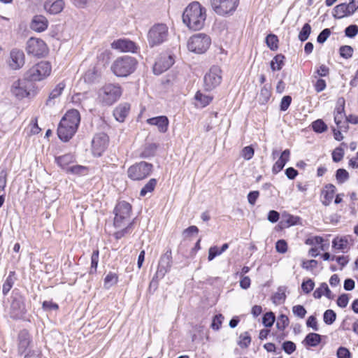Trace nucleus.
Listing matches in <instances>:
<instances>
[{"label": "nucleus", "mask_w": 358, "mask_h": 358, "mask_svg": "<svg viewBox=\"0 0 358 358\" xmlns=\"http://www.w3.org/2000/svg\"><path fill=\"white\" fill-rule=\"evenodd\" d=\"M152 168V164L145 162L136 163L128 169V176L133 180H143L150 175Z\"/></svg>", "instance_id": "obj_9"}, {"label": "nucleus", "mask_w": 358, "mask_h": 358, "mask_svg": "<svg viewBox=\"0 0 358 358\" xmlns=\"http://www.w3.org/2000/svg\"><path fill=\"white\" fill-rule=\"evenodd\" d=\"M275 320L274 313L273 312H268L264 315L262 322L265 327H270L273 324Z\"/></svg>", "instance_id": "obj_48"}, {"label": "nucleus", "mask_w": 358, "mask_h": 358, "mask_svg": "<svg viewBox=\"0 0 358 358\" xmlns=\"http://www.w3.org/2000/svg\"><path fill=\"white\" fill-rule=\"evenodd\" d=\"M206 8L194 1L188 5L182 14V21L189 29L199 30L203 28L206 19Z\"/></svg>", "instance_id": "obj_1"}, {"label": "nucleus", "mask_w": 358, "mask_h": 358, "mask_svg": "<svg viewBox=\"0 0 358 358\" xmlns=\"http://www.w3.org/2000/svg\"><path fill=\"white\" fill-rule=\"evenodd\" d=\"M52 66L50 62L42 61L31 67L24 76L31 83L41 81L50 75Z\"/></svg>", "instance_id": "obj_4"}, {"label": "nucleus", "mask_w": 358, "mask_h": 358, "mask_svg": "<svg viewBox=\"0 0 358 358\" xmlns=\"http://www.w3.org/2000/svg\"><path fill=\"white\" fill-rule=\"evenodd\" d=\"M320 342L321 336L316 333H309L303 341V343L308 347H316Z\"/></svg>", "instance_id": "obj_29"}, {"label": "nucleus", "mask_w": 358, "mask_h": 358, "mask_svg": "<svg viewBox=\"0 0 358 358\" xmlns=\"http://www.w3.org/2000/svg\"><path fill=\"white\" fill-rule=\"evenodd\" d=\"M336 319V313L331 309H328L324 313L323 320L325 324H332Z\"/></svg>", "instance_id": "obj_43"}, {"label": "nucleus", "mask_w": 358, "mask_h": 358, "mask_svg": "<svg viewBox=\"0 0 358 358\" xmlns=\"http://www.w3.org/2000/svg\"><path fill=\"white\" fill-rule=\"evenodd\" d=\"M292 102V97L289 95L282 97L280 102V110L285 111L287 110Z\"/></svg>", "instance_id": "obj_62"}, {"label": "nucleus", "mask_w": 358, "mask_h": 358, "mask_svg": "<svg viewBox=\"0 0 358 358\" xmlns=\"http://www.w3.org/2000/svg\"><path fill=\"white\" fill-rule=\"evenodd\" d=\"M350 15L352 14L347 7V3L338 4L334 8L333 16L335 18L341 19Z\"/></svg>", "instance_id": "obj_30"}, {"label": "nucleus", "mask_w": 358, "mask_h": 358, "mask_svg": "<svg viewBox=\"0 0 358 358\" xmlns=\"http://www.w3.org/2000/svg\"><path fill=\"white\" fill-rule=\"evenodd\" d=\"M331 292L329 289L327 283L323 282L320 287L316 289L313 292V296L315 299H320L323 294H324L328 299H331Z\"/></svg>", "instance_id": "obj_33"}, {"label": "nucleus", "mask_w": 358, "mask_h": 358, "mask_svg": "<svg viewBox=\"0 0 358 358\" xmlns=\"http://www.w3.org/2000/svg\"><path fill=\"white\" fill-rule=\"evenodd\" d=\"M148 124L157 127L159 131L165 133L169 127V119L166 116H157L147 120Z\"/></svg>", "instance_id": "obj_20"}, {"label": "nucleus", "mask_w": 358, "mask_h": 358, "mask_svg": "<svg viewBox=\"0 0 358 358\" xmlns=\"http://www.w3.org/2000/svg\"><path fill=\"white\" fill-rule=\"evenodd\" d=\"M290 151L288 149L285 150L278 161L274 164L273 166V172L277 173L280 172L285 166L287 162L289 160Z\"/></svg>", "instance_id": "obj_26"}, {"label": "nucleus", "mask_w": 358, "mask_h": 358, "mask_svg": "<svg viewBox=\"0 0 358 358\" xmlns=\"http://www.w3.org/2000/svg\"><path fill=\"white\" fill-rule=\"evenodd\" d=\"M266 43L271 50H276L278 48V38L274 34H268L266 38Z\"/></svg>", "instance_id": "obj_40"}, {"label": "nucleus", "mask_w": 358, "mask_h": 358, "mask_svg": "<svg viewBox=\"0 0 358 358\" xmlns=\"http://www.w3.org/2000/svg\"><path fill=\"white\" fill-rule=\"evenodd\" d=\"M11 94L17 99L34 97L36 94L34 85L25 77L15 80L10 87Z\"/></svg>", "instance_id": "obj_3"}, {"label": "nucleus", "mask_w": 358, "mask_h": 358, "mask_svg": "<svg viewBox=\"0 0 358 358\" xmlns=\"http://www.w3.org/2000/svg\"><path fill=\"white\" fill-rule=\"evenodd\" d=\"M315 283L311 279L305 280L301 284V289L306 294H309L314 288Z\"/></svg>", "instance_id": "obj_52"}, {"label": "nucleus", "mask_w": 358, "mask_h": 358, "mask_svg": "<svg viewBox=\"0 0 358 358\" xmlns=\"http://www.w3.org/2000/svg\"><path fill=\"white\" fill-rule=\"evenodd\" d=\"M251 343V337L248 332L245 331L239 336L238 345L242 348H246Z\"/></svg>", "instance_id": "obj_41"}, {"label": "nucleus", "mask_w": 358, "mask_h": 358, "mask_svg": "<svg viewBox=\"0 0 358 358\" xmlns=\"http://www.w3.org/2000/svg\"><path fill=\"white\" fill-rule=\"evenodd\" d=\"M313 129L317 133H322L327 129V124L322 120H317L312 123Z\"/></svg>", "instance_id": "obj_46"}, {"label": "nucleus", "mask_w": 358, "mask_h": 358, "mask_svg": "<svg viewBox=\"0 0 358 358\" xmlns=\"http://www.w3.org/2000/svg\"><path fill=\"white\" fill-rule=\"evenodd\" d=\"M171 265L172 252L171 250H168L160 257L155 277L159 278H164L165 274L170 270Z\"/></svg>", "instance_id": "obj_14"}, {"label": "nucleus", "mask_w": 358, "mask_h": 358, "mask_svg": "<svg viewBox=\"0 0 358 358\" xmlns=\"http://www.w3.org/2000/svg\"><path fill=\"white\" fill-rule=\"evenodd\" d=\"M66 121H71V127L77 130L80 122V116L79 112L76 109L68 110L60 122L66 123Z\"/></svg>", "instance_id": "obj_21"}, {"label": "nucleus", "mask_w": 358, "mask_h": 358, "mask_svg": "<svg viewBox=\"0 0 358 358\" xmlns=\"http://www.w3.org/2000/svg\"><path fill=\"white\" fill-rule=\"evenodd\" d=\"M77 130L66 125V124L60 122L57 128L58 137L63 141H68L75 134Z\"/></svg>", "instance_id": "obj_19"}, {"label": "nucleus", "mask_w": 358, "mask_h": 358, "mask_svg": "<svg viewBox=\"0 0 358 358\" xmlns=\"http://www.w3.org/2000/svg\"><path fill=\"white\" fill-rule=\"evenodd\" d=\"M27 52L35 57H43L47 53V45L41 39L31 38L27 43Z\"/></svg>", "instance_id": "obj_13"}, {"label": "nucleus", "mask_w": 358, "mask_h": 358, "mask_svg": "<svg viewBox=\"0 0 358 358\" xmlns=\"http://www.w3.org/2000/svg\"><path fill=\"white\" fill-rule=\"evenodd\" d=\"M353 51V48L350 45H343L339 49L341 57L345 59H349L352 57Z\"/></svg>", "instance_id": "obj_49"}, {"label": "nucleus", "mask_w": 358, "mask_h": 358, "mask_svg": "<svg viewBox=\"0 0 358 358\" xmlns=\"http://www.w3.org/2000/svg\"><path fill=\"white\" fill-rule=\"evenodd\" d=\"M338 358H350L351 354L350 351L344 347H340L337 350Z\"/></svg>", "instance_id": "obj_64"}, {"label": "nucleus", "mask_w": 358, "mask_h": 358, "mask_svg": "<svg viewBox=\"0 0 358 358\" xmlns=\"http://www.w3.org/2000/svg\"><path fill=\"white\" fill-rule=\"evenodd\" d=\"M348 241L345 237L335 238L332 241V247L338 250H343L347 248Z\"/></svg>", "instance_id": "obj_38"}, {"label": "nucleus", "mask_w": 358, "mask_h": 358, "mask_svg": "<svg viewBox=\"0 0 358 358\" xmlns=\"http://www.w3.org/2000/svg\"><path fill=\"white\" fill-rule=\"evenodd\" d=\"M349 302V298L348 294H343L338 296L337 299V305L341 308H345Z\"/></svg>", "instance_id": "obj_63"}, {"label": "nucleus", "mask_w": 358, "mask_h": 358, "mask_svg": "<svg viewBox=\"0 0 358 358\" xmlns=\"http://www.w3.org/2000/svg\"><path fill=\"white\" fill-rule=\"evenodd\" d=\"M169 36V29L165 24H156L149 30L148 40L150 47L159 45L166 41Z\"/></svg>", "instance_id": "obj_7"}, {"label": "nucleus", "mask_w": 358, "mask_h": 358, "mask_svg": "<svg viewBox=\"0 0 358 358\" xmlns=\"http://www.w3.org/2000/svg\"><path fill=\"white\" fill-rule=\"evenodd\" d=\"M25 298L19 294H15L13 296V299L10 307V316L14 320L22 318L26 313Z\"/></svg>", "instance_id": "obj_10"}, {"label": "nucleus", "mask_w": 358, "mask_h": 358, "mask_svg": "<svg viewBox=\"0 0 358 358\" xmlns=\"http://www.w3.org/2000/svg\"><path fill=\"white\" fill-rule=\"evenodd\" d=\"M111 48L120 52H135L137 50L136 43L129 39H118L111 43Z\"/></svg>", "instance_id": "obj_18"}, {"label": "nucleus", "mask_w": 358, "mask_h": 358, "mask_svg": "<svg viewBox=\"0 0 358 358\" xmlns=\"http://www.w3.org/2000/svg\"><path fill=\"white\" fill-rule=\"evenodd\" d=\"M221 69L217 66H212L203 78L206 90L210 91L218 86L222 81Z\"/></svg>", "instance_id": "obj_12"}, {"label": "nucleus", "mask_w": 358, "mask_h": 358, "mask_svg": "<svg viewBox=\"0 0 358 358\" xmlns=\"http://www.w3.org/2000/svg\"><path fill=\"white\" fill-rule=\"evenodd\" d=\"M336 178L338 183L343 184L349 179V173L344 169H338L336 173Z\"/></svg>", "instance_id": "obj_45"}, {"label": "nucleus", "mask_w": 358, "mask_h": 358, "mask_svg": "<svg viewBox=\"0 0 358 358\" xmlns=\"http://www.w3.org/2000/svg\"><path fill=\"white\" fill-rule=\"evenodd\" d=\"M331 34V30L328 28L323 29L317 36V41L319 43H324Z\"/></svg>", "instance_id": "obj_55"}, {"label": "nucleus", "mask_w": 358, "mask_h": 358, "mask_svg": "<svg viewBox=\"0 0 358 358\" xmlns=\"http://www.w3.org/2000/svg\"><path fill=\"white\" fill-rule=\"evenodd\" d=\"M239 0H210L214 12L220 16H230L236 11Z\"/></svg>", "instance_id": "obj_8"}, {"label": "nucleus", "mask_w": 358, "mask_h": 358, "mask_svg": "<svg viewBox=\"0 0 358 358\" xmlns=\"http://www.w3.org/2000/svg\"><path fill=\"white\" fill-rule=\"evenodd\" d=\"M87 168L80 165H73L66 169L67 173H71L73 174H83Z\"/></svg>", "instance_id": "obj_51"}, {"label": "nucleus", "mask_w": 358, "mask_h": 358, "mask_svg": "<svg viewBox=\"0 0 358 358\" xmlns=\"http://www.w3.org/2000/svg\"><path fill=\"white\" fill-rule=\"evenodd\" d=\"M114 225L116 228L121 227L124 220H127L131 211V206L124 201L119 202L115 208Z\"/></svg>", "instance_id": "obj_11"}, {"label": "nucleus", "mask_w": 358, "mask_h": 358, "mask_svg": "<svg viewBox=\"0 0 358 358\" xmlns=\"http://www.w3.org/2000/svg\"><path fill=\"white\" fill-rule=\"evenodd\" d=\"M99 250H95L93 251L92 256H91V266L90 269V273L93 274L96 273L98 262H99Z\"/></svg>", "instance_id": "obj_42"}, {"label": "nucleus", "mask_w": 358, "mask_h": 358, "mask_svg": "<svg viewBox=\"0 0 358 358\" xmlns=\"http://www.w3.org/2000/svg\"><path fill=\"white\" fill-rule=\"evenodd\" d=\"M223 319L224 317L221 314L215 315L213 320L211 327L214 330H218L222 324Z\"/></svg>", "instance_id": "obj_61"}, {"label": "nucleus", "mask_w": 358, "mask_h": 358, "mask_svg": "<svg viewBox=\"0 0 358 358\" xmlns=\"http://www.w3.org/2000/svg\"><path fill=\"white\" fill-rule=\"evenodd\" d=\"M130 110V106L128 103L119 105L113 111V115L116 120L120 122L124 121Z\"/></svg>", "instance_id": "obj_25"}, {"label": "nucleus", "mask_w": 358, "mask_h": 358, "mask_svg": "<svg viewBox=\"0 0 358 358\" xmlns=\"http://www.w3.org/2000/svg\"><path fill=\"white\" fill-rule=\"evenodd\" d=\"M75 160L74 156L71 154H66L62 156L55 157V162L62 169H67L68 165L73 162Z\"/></svg>", "instance_id": "obj_31"}, {"label": "nucleus", "mask_w": 358, "mask_h": 358, "mask_svg": "<svg viewBox=\"0 0 358 358\" xmlns=\"http://www.w3.org/2000/svg\"><path fill=\"white\" fill-rule=\"evenodd\" d=\"M358 34V26L356 24H351L347 27L345 29V34L349 38H353Z\"/></svg>", "instance_id": "obj_53"}, {"label": "nucleus", "mask_w": 358, "mask_h": 358, "mask_svg": "<svg viewBox=\"0 0 358 358\" xmlns=\"http://www.w3.org/2000/svg\"><path fill=\"white\" fill-rule=\"evenodd\" d=\"M13 274L14 272H10L2 286V292L4 296L8 293L14 284Z\"/></svg>", "instance_id": "obj_39"}, {"label": "nucleus", "mask_w": 358, "mask_h": 358, "mask_svg": "<svg viewBox=\"0 0 358 358\" xmlns=\"http://www.w3.org/2000/svg\"><path fill=\"white\" fill-rule=\"evenodd\" d=\"M48 25V21L43 15H36L33 17L31 22V29L37 32L45 31Z\"/></svg>", "instance_id": "obj_22"}, {"label": "nucleus", "mask_w": 358, "mask_h": 358, "mask_svg": "<svg viewBox=\"0 0 358 358\" xmlns=\"http://www.w3.org/2000/svg\"><path fill=\"white\" fill-rule=\"evenodd\" d=\"M97 77V71L94 67L89 69L85 74V80L87 82H94Z\"/></svg>", "instance_id": "obj_58"}, {"label": "nucleus", "mask_w": 358, "mask_h": 358, "mask_svg": "<svg viewBox=\"0 0 358 358\" xmlns=\"http://www.w3.org/2000/svg\"><path fill=\"white\" fill-rule=\"evenodd\" d=\"M344 156V150L341 148H336L332 152V159L335 162H340Z\"/></svg>", "instance_id": "obj_57"}, {"label": "nucleus", "mask_w": 358, "mask_h": 358, "mask_svg": "<svg viewBox=\"0 0 358 358\" xmlns=\"http://www.w3.org/2000/svg\"><path fill=\"white\" fill-rule=\"evenodd\" d=\"M136 64L137 62L134 57L129 56L120 57L113 62L111 65V70L118 77H127L135 71Z\"/></svg>", "instance_id": "obj_2"}, {"label": "nucleus", "mask_w": 358, "mask_h": 358, "mask_svg": "<svg viewBox=\"0 0 358 358\" xmlns=\"http://www.w3.org/2000/svg\"><path fill=\"white\" fill-rule=\"evenodd\" d=\"M65 88V84L64 83H59L57 86L51 91L49 94L48 99L46 101L47 106H54L55 105V99H57L62 93L64 89Z\"/></svg>", "instance_id": "obj_27"}, {"label": "nucleus", "mask_w": 358, "mask_h": 358, "mask_svg": "<svg viewBox=\"0 0 358 358\" xmlns=\"http://www.w3.org/2000/svg\"><path fill=\"white\" fill-rule=\"evenodd\" d=\"M271 96V87L268 85H265L262 87L259 94H258V101L261 104H266L270 99Z\"/></svg>", "instance_id": "obj_32"}, {"label": "nucleus", "mask_w": 358, "mask_h": 358, "mask_svg": "<svg viewBox=\"0 0 358 358\" xmlns=\"http://www.w3.org/2000/svg\"><path fill=\"white\" fill-rule=\"evenodd\" d=\"M122 94L120 86L114 84H108L100 89L99 98L105 105L110 106L116 102Z\"/></svg>", "instance_id": "obj_5"}, {"label": "nucleus", "mask_w": 358, "mask_h": 358, "mask_svg": "<svg viewBox=\"0 0 358 358\" xmlns=\"http://www.w3.org/2000/svg\"><path fill=\"white\" fill-rule=\"evenodd\" d=\"M211 43V39L206 34H196L191 36L187 43L188 50L197 54L205 52Z\"/></svg>", "instance_id": "obj_6"}, {"label": "nucleus", "mask_w": 358, "mask_h": 358, "mask_svg": "<svg viewBox=\"0 0 358 358\" xmlns=\"http://www.w3.org/2000/svg\"><path fill=\"white\" fill-rule=\"evenodd\" d=\"M310 33H311V27L308 23H306L303 26L301 31L299 32L298 38L301 41L303 42L308 38Z\"/></svg>", "instance_id": "obj_44"}, {"label": "nucleus", "mask_w": 358, "mask_h": 358, "mask_svg": "<svg viewBox=\"0 0 358 358\" xmlns=\"http://www.w3.org/2000/svg\"><path fill=\"white\" fill-rule=\"evenodd\" d=\"M25 63V56L21 50L13 49L10 52L9 66L13 70L21 69Z\"/></svg>", "instance_id": "obj_17"}, {"label": "nucleus", "mask_w": 358, "mask_h": 358, "mask_svg": "<svg viewBox=\"0 0 358 358\" xmlns=\"http://www.w3.org/2000/svg\"><path fill=\"white\" fill-rule=\"evenodd\" d=\"M157 182L156 179L151 178L141 189L140 196H145L148 193L152 192L155 189Z\"/></svg>", "instance_id": "obj_36"}, {"label": "nucleus", "mask_w": 358, "mask_h": 358, "mask_svg": "<svg viewBox=\"0 0 358 358\" xmlns=\"http://www.w3.org/2000/svg\"><path fill=\"white\" fill-rule=\"evenodd\" d=\"M325 188L326 189L322 192V195L323 196L322 203L324 206H327L331 203L334 196L336 187L333 184H328L325 186Z\"/></svg>", "instance_id": "obj_24"}, {"label": "nucleus", "mask_w": 358, "mask_h": 358, "mask_svg": "<svg viewBox=\"0 0 358 358\" xmlns=\"http://www.w3.org/2000/svg\"><path fill=\"white\" fill-rule=\"evenodd\" d=\"M275 249L276 251L279 253H285L287 250V242L283 239L278 240L275 243Z\"/></svg>", "instance_id": "obj_56"}, {"label": "nucleus", "mask_w": 358, "mask_h": 358, "mask_svg": "<svg viewBox=\"0 0 358 358\" xmlns=\"http://www.w3.org/2000/svg\"><path fill=\"white\" fill-rule=\"evenodd\" d=\"M195 99L199 102V106L203 108L211 102L213 97L208 95H205L198 91L195 94Z\"/></svg>", "instance_id": "obj_35"}, {"label": "nucleus", "mask_w": 358, "mask_h": 358, "mask_svg": "<svg viewBox=\"0 0 358 358\" xmlns=\"http://www.w3.org/2000/svg\"><path fill=\"white\" fill-rule=\"evenodd\" d=\"M108 138L105 134L96 135L92 141V152L95 156H101L108 146Z\"/></svg>", "instance_id": "obj_15"}, {"label": "nucleus", "mask_w": 358, "mask_h": 358, "mask_svg": "<svg viewBox=\"0 0 358 358\" xmlns=\"http://www.w3.org/2000/svg\"><path fill=\"white\" fill-rule=\"evenodd\" d=\"M282 348L287 355H291L296 350V346L294 342L287 341L282 343Z\"/></svg>", "instance_id": "obj_50"}, {"label": "nucleus", "mask_w": 358, "mask_h": 358, "mask_svg": "<svg viewBox=\"0 0 358 358\" xmlns=\"http://www.w3.org/2000/svg\"><path fill=\"white\" fill-rule=\"evenodd\" d=\"M174 64V59L171 55H162L153 66V73L160 75L168 70Z\"/></svg>", "instance_id": "obj_16"}, {"label": "nucleus", "mask_w": 358, "mask_h": 358, "mask_svg": "<svg viewBox=\"0 0 358 358\" xmlns=\"http://www.w3.org/2000/svg\"><path fill=\"white\" fill-rule=\"evenodd\" d=\"M241 155L245 159L249 160L254 155V149L251 146H246L242 150Z\"/></svg>", "instance_id": "obj_60"}, {"label": "nucleus", "mask_w": 358, "mask_h": 358, "mask_svg": "<svg viewBox=\"0 0 358 358\" xmlns=\"http://www.w3.org/2000/svg\"><path fill=\"white\" fill-rule=\"evenodd\" d=\"M285 56L278 54L273 57L271 62V68L272 71H280L284 65Z\"/></svg>", "instance_id": "obj_34"}, {"label": "nucleus", "mask_w": 358, "mask_h": 358, "mask_svg": "<svg viewBox=\"0 0 358 358\" xmlns=\"http://www.w3.org/2000/svg\"><path fill=\"white\" fill-rule=\"evenodd\" d=\"M118 281V276L116 273L109 272L104 279V287L109 289L115 285Z\"/></svg>", "instance_id": "obj_37"}, {"label": "nucleus", "mask_w": 358, "mask_h": 358, "mask_svg": "<svg viewBox=\"0 0 358 358\" xmlns=\"http://www.w3.org/2000/svg\"><path fill=\"white\" fill-rule=\"evenodd\" d=\"M18 351L20 354L26 352L30 343V338L28 332L25 330L20 331L19 334Z\"/></svg>", "instance_id": "obj_28"}, {"label": "nucleus", "mask_w": 358, "mask_h": 358, "mask_svg": "<svg viewBox=\"0 0 358 358\" xmlns=\"http://www.w3.org/2000/svg\"><path fill=\"white\" fill-rule=\"evenodd\" d=\"M289 321L287 315L281 314L277 320L276 327L278 329L283 331L288 325Z\"/></svg>", "instance_id": "obj_47"}, {"label": "nucleus", "mask_w": 358, "mask_h": 358, "mask_svg": "<svg viewBox=\"0 0 358 358\" xmlns=\"http://www.w3.org/2000/svg\"><path fill=\"white\" fill-rule=\"evenodd\" d=\"M292 312L296 316L300 318H303L307 313L305 308L301 305H296L293 306Z\"/></svg>", "instance_id": "obj_54"}, {"label": "nucleus", "mask_w": 358, "mask_h": 358, "mask_svg": "<svg viewBox=\"0 0 358 358\" xmlns=\"http://www.w3.org/2000/svg\"><path fill=\"white\" fill-rule=\"evenodd\" d=\"M131 225H132V223L131 222L125 228H124L122 230H120L118 231H116L114 234L115 238L118 240V239H120L122 237H124L126 234L130 233Z\"/></svg>", "instance_id": "obj_59"}, {"label": "nucleus", "mask_w": 358, "mask_h": 358, "mask_svg": "<svg viewBox=\"0 0 358 358\" xmlns=\"http://www.w3.org/2000/svg\"><path fill=\"white\" fill-rule=\"evenodd\" d=\"M64 7L63 0H55V1H48L44 4L45 10L50 14L55 15L59 13Z\"/></svg>", "instance_id": "obj_23"}]
</instances>
